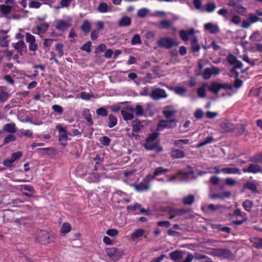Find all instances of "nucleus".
<instances>
[{
    "instance_id": "f257e3e1",
    "label": "nucleus",
    "mask_w": 262,
    "mask_h": 262,
    "mask_svg": "<svg viewBox=\"0 0 262 262\" xmlns=\"http://www.w3.org/2000/svg\"><path fill=\"white\" fill-rule=\"evenodd\" d=\"M105 253L113 261H116L121 259L124 254V250L116 247H108L104 249Z\"/></svg>"
},
{
    "instance_id": "f03ea898",
    "label": "nucleus",
    "mask_w": 262,
    "mask_h": 262,
    "mask_svg": "<svg viewBox=\"0 0 262 262\" xmlns=\"http://www.w3.org/2000/svg\"><path fill=\"white\" fill-rule=\"evenodd\" d=\"M36 239L42 244H47L53 242L55 240V237L53 235L50 234L48 231L43 230L39 232Z\"/></svg>"
},
{
    "instance_id": "7ed1b4c3",
    "label": "nucleus",
    "mask_w": 262,
    "mask_h": 262,
    "mask_svg": "<svg viewBox=\"0 0 262 262\" xmlns=\"http://www.w3.org/2000/svg\"><path fill=\"white\" fill-rule=\"evenodd\" d=\"M152 179L153 177L151 174L148 175L143 181L135 186L136 190L140 192L149 190L150 188L149 183Z\"/></svg>"
},
{
    "instance_id": "20e7f679",
    "label": "nucleus",
    "mask_w": 262,
    "mask_h": 262,
    "mask_svg": "<svg viewBox=\"0 0 262 262\" xmlns=\"http://www.w3.org/2000/svg\"><path fill=\"white\" fill-rule=\"evenodd\" d=\"M72 19L70 17H67L64 20H58L56 21L55 28L60 31H64L67 28L71 27Z\"/></svg>"
},
{
    "instance_id": "39448f33",
    "label": "nucleus",
    "mask_w": 262,
    "mask_h": 262,
    "mask_svg": "<svg viewBox=\"0 0 262 262\" xmlns=\"http://www.w3.org/2000/svg\"><path fill=\"white\" fill-rule=\"evenodd\" d=\"M56 128L59 131V141L62 145H66L68 140L67 128L62 127L60 124H58L56 125Z\"/></svg>"
},
{
    "instance_id": "423d86ee",
    "label": "nucleus",
    "mask_w": 262,
    "mask_h": 262,
    "mask_svg": "<svg viewBox=\"0 0 262 262\" xmlns=\"http://www.w3.org/2000/svg\"><path fill=\"white\" fill-rule=\"evenodd\" d=\"M159 134L157 133H154L150 134L146 139V143L144 144V147L148 150H152L156 147V145L152 143L157 138Z\"/></svg>"
},
{
    "instance_id": "0eeeda50",
    "label": "nucleus",
    "mask_w": 262,
    "mask_h": 262,
    "mask_svg": "<svg viewBox=\"0 0 262 262\" xmlns=\"http://www.w3.org/2000/svg\"><path fill=\"white\" fill-rule=\"evenodd\" d=\"M259 185V183L256 181L253 180L252 181H248L244 184V188L250 190L252 193H258V190L257 187Z\"/></svg>"
},
{
    "instance_id": "6e6552de",
    "label": "nucleus",
    "mask_w": 262,
    "mask_h": 262,
    "mask_svg": "<svg viewBox=\"0 0 262 262\" xmlns=\"http://www.w3.org/2000/svg\"><path fill=\"white\" fill-rule=\"evenodd\" d=\"M127 209L135 214L138 213L139 212L142 214L146 213L148 214L149 213V210L142 208L141 205L138 203L135 204L133 206H128Z\"/></svg>"
},
{
    "instance_id": "1a4fd4ad",
    "label": "nucleus",
    "mask_w": 262,
    "mask_h": 262,
    "mask_svg": "<svg viewBox=\"0 0 262 262\" xmlns=\"http://www.w3.org/2000/svg\"><path fill=\"white\" fill-rule=\"evenodd\" d=\"M133 112L134 107H128L126 110H122L121 115L123 119L126 121L133 120L134 118Z\"/></svg>"
},
{
    "instance_id": "9d476101",
    "label": "nucleus",
    "mask_w": 262,
    "mask_h": 262,
    "mask_svg": "<svg viewBox=\"0 0 262 262\" xmlns=\"http://www.w3.org/2000/svg\"><path fill=\"white\" fill-rule=\"evenodd\" d=\"M133 130L132 135L128 134V136L131 137L132 136H137L138 133L141 129V125L139 120H136L132 121Z\"/></svg>"
},
{
    "instance_id": "9b49d317",
    "label": "nucleus",
    "mask_w": 262,
    "mask_h": 262,
    "mask_svg": "<svg viewBox=\"0 0 262 262\" xmlns=\"http://www.w3.org/2000/svg\"><path fill=\"white\" fill-rule=\"evenodd\" d=\"M220 129L223 132H228L234 128L233 124L229 121H224L220 125Z\"/></svg>"
},
{
    "instance_id": "f8f14e48",
    "label": "nucleus",
    "mask_w": 262,
    "mask_h": 262,
    "mask_svg": "<svg viewBox=\"0 0 262 262\" xmlns=\"http://www.w3.org/2000/svg\"><path fill=\"white\" fill-rule=\"evenodd\" d=\"M216 254L223 258H228L231 257L232 252L229 249H217Z\"/></svg>"
},
{
    "instance_id": "ddd939ff",
    "label": "nucleus",
    "mask_w": 262,
    "mask_h": 262,
    "mask_svg": "<svg viewBox=\"0 0 262 262\" xmlns=\"http://www.w3.org/2000/svg\"><path fill=\"white\" fill-rule=\"evenodd\" d=\"M221 170L222 172L225 174H241L240 169L236 167L223 168Z\"/></svg>"
},
{
    "instance_id": "4468645a",
    "label": "nucleus",
    "mask_w": 262,
    "mask_h": 262,
    "mask_svg": "<svg viewBox=\"0 0 262 262\" xmlns=\"http://www.w3.org/2000/svg\"><path fill=\"white\" fill-rule=\"evenodd\" d=\"M9 94L7 89L5 86H0V102H3L7 100Z\"/></svg>"
},
{
    "instance_id": "2eb2a0df",
    "label": "nucleus",
    "mask_w": 262,
    "mask_h": 262,
    "mask_svg": "<svg viewBox=\"0 0 262 262\" xmlns=\"http://www.w3.org/2000/svg\"><path fill=\"white\" fill-rule=\"evenodd\" d=\"M248 167L249 169V173H262V167L257 164L251 163L249 165Z\"/></svg>"
},
{
    "instance_id": "dca6fc26",
    "label": "nucleus",
    "mask_w": 262,
    "mask_h": 262,
    "mask_svg": "<svg viewBox=\"0 0 262 262\" xmlns=\"http://www.w3.org/2000/svg\"><path fill=\"white\" fill-rule=\"evenodd\" d=\"M151 96L154 99L158 100L164 97V91L160 89H156L152 91Z\"/></svg>"
},
{
    "instance_id": "f3484780",
    "label": "nucleus",
    "mask_w": 262,
    "mask_h": 262,
    "mask_svg": "<svg viewBox=\"0 0 262 262\" xmlns=\"http://www.w3.org/2000/svg\"><path fill=\"white\" fill-rule=\"evenodd\" d=\"M144 230L141 229H138L135 230L130 235L131 238L133 241H137L139 237L143 235Z\"/></svg>"
},
{
    "instance_id": "a211bd4d",
    "label": "nucleus",
    "mask_w": 262,
    "mask_h": 262,
    "mask_svg": "<svg viewBox=\"0 0 262 262\" xmlns=\"http://www.w3.org/2000/svg\"><path fill=\"white\" fill-rule=\"evenodd\" d=\"M204 28L206 30L209 31L212 34L216 33L219 31L217 26L214 25L211 23H207L204 25Z\"/></svg>"
},
{
    "instance_id": "6ab92c4d",
    "label": "nucleus",
    "mask_w": 262,
    "mask_h": 262,
    "mask_svg": "<svg viewBox=\"0 0 262 262\" xmlns=\"http://www.w3.org/2000/svg\"><path fill=\"white\" fill-rule=\"evenodd\" d=\"M82 114L83 117L89 123L90 125H92L93 124V122L92 119V116L90 110L88 108H84L82 111Z\"/></svg>"
},
{
    "instance_id": "aec40b11",
    "label": "nucleus",
    "mask_w": 262,
    "mask_h": 262,
    "mask_svg": "<svg viewBox=\"0 0 262 262\" xmlns=\"http://www.w3.org/2000/svg\"><path fill=\"white\" fill-rule=\"evenodd\" d=\"M190 44L192 51L193 52H198L200 50L201 47L198 43L197 38L195 37H194L193 38L191 39L190 41Z\"/></svg>"
},
{
    "instance_id": "412c9836",
    "label": "nucleus",
    "mask_w": 262,
    "mask_h": 262,
    "mask_svg": "<svg viewBox=\"0 0 262 262\" xmlns=\"http://www.w3.org/2000/svg\"><path fill=\"white\" fill-rule=\"evenodd\" d=\"M171 155L172 157L176 159L183 158L185 156L183 151L180 149H174L171 151Z\"/></svg>"
},
{
    "instance_id": "4be33fe9",
    "label": "nucleus",
    "mask_w": 262,
    "mask_h": 262,
    "mask_svg": "<svg viewBox=\"0 0 262 262\" xmlns=\"http://www.w3.org/2000/svg\"><path fill=\"white\" fill-rule=\"evenodd\" d=\"M131 23V19L128 16H123L118 21V25L120 27H126L130 25Z\"/></svg>"
},
{
    "instance_id": "5701e85b",
    "label": "nucleus",
    "mask_w": 262,
    "mask_h": 262,
    "mask_svg": "<svg viewBox=\"0 0 262 262\" xmlns=\"http://www.w3.org/2000/svg\"><path fill=\"white\" fill-rule=\"evenodd\" d=\"M174 46H178V42L176 39L165 37V48L169 49Z\"/></svg>"
},
{
    "instance_id": "b1692460",
    "label": "nucleus",
    "mask_w": 262,
    "mask_h": 262,
    "mask_svg": "<svg viewBox=\"0 0 262 262\" xmlns=\"http://www.w3.org/2000/svg\"><path fill=\"white\" fill-rule=\"evenodd\" d=\"M169 256L172 260L177 261L183 257V252L180 251L176 250L171 252L169 254Z\"/></svg>"
},
{
    "instance_id": "393cba45",
    "label": "nucleus",
    "mask_w": 262,
    "mask_h": 262,
    "mask_svg": "<svg viewBox=\"0 0 262 262\" xmlns=\"http://www.w3.org/2000/svg\"><path fill=\"white\" fill-rule=\"evenodd\" d=\"M13 47L18 51V53L21 54L24 51V49L26 48V46L23 40H20L17 42L14 43Z\"/></svg>"
},
{
    "instance_id": "a878e982",
    "label": "nucleus",
    "mask_w": 262,
    "mask_h": 262,
    "mask_svg": "<svg viewBox=\"0 0 262 262\" xmlns=\"http://www.w3.org/2000/svg\"><path fill=\"white\" fill-rule=\"evenodd\" d=\"M208 86L207 83H203L202 86L199 88L197 90V93L198 96L200 98H204L206 95V88Z\"/></svg>"
},
{
    "instance_id": "bb28decb",
    "label": "nucleus",
    "mask_w": 262,
    "mask_h": 262,
    "mask_svg": "<svg viewBox=\"0 0 262 262\" xmlns=\"http://www.w3.org/2000/svg\"><path fill=\"white\" fill-rule=\"evenodd\" d=\"M176 94L178 95L183 96L187 92V89L184 86H176L172 89Z\"/></svg>"
},
{
    "instance_id": "cd10ccee",
    "label": "nucleus",
    "mask_w": 262,
    "mask_h": 262,
    "mask_svg": "<svg viewBox=\"0 0 262 262\" xmlns=\"http://www.w3.org/2000/svg\"><path fill=\"white\" fill-rule=\"evenodd\" d=\"M4 130L10 133H14L16 132V126L13 123H8L4 126Z\"/></svg>"
},
{
    "instance_id": "c85d7f7f",
    "label": "nucleus",
    "mask_w": 262,
    "mask_h": 262,
    "mask_svg": "<svg viewBox=\"0 0 262 262\" xmlns=\"http://www.w3.org/2000/svg\"><path fill=\"white\" fill-rule=\"evenodd\" d=\"M207 88L210 91L215 94H217L220 90V83L215 82H212L211 85L208 86Z\"/></svg>"
},
{
    "instance_id": "c756f323",
    "label": "nucleus",
    "mask_w": 262,
    "mask_h": 262,
    "mask_svg": "<svg viewBox=\"0 0 262 262\" xmlns=\"http://www.w3.org/2000/svg\"><path fill=\"white\" fill-rule=\"evenodd\" d=\"M254 247L257 249H262V238L259 237H253L250 240Z\"/></svg>"
},
{
    "instance_id": "7c9ffc66",
    "label": "nucleus",
    "mask_w": 262,
    "mask_h": 262,
    "mask_svg": "<svg viewBox=\"0 0 262 262\" xmlns=\"http://www.w3.org/2000/svg\"><path fill=\"white\" fill-rule=\"evenodd\" d=\"M242 206L246 211L250 212L253 206V203L251 200H246L243 202Z\"/></svg>"
},
{
    "instance_id": "2f4dec72",
    "label": "nucleus",
    "mask_w": 262,
    "mask_h": 262,
    "mask_svg": "<svg viewBox=\"0 0 262 262\" xmlns=\"http://www.w3.org/2000/svg\"><path fill=\"white\" fill-rule=\"evenodd\" d=\"M109 7L108 5L104 2L100 3L97 7L98 11L102 13H106L109 11Z\"/></svg>"
},
{
    "instance_id": "473e14b6",
    "label": "nucleus",
    "mask_w": 262,
    "mask_h": 262,
    "mask_svg": "<svg viewBox=\"0 0 262 262\" xmlns=\"http://www.w3.org/2000/svg\"><path fill=\"white\" fill-rule=\"evenodd\" d=\"M194 201V196L193 194H189L183 199V203L185 205H191Z\"/></svg>"
},
{
    "instance_id": "72a5a7b5",
    "label": "nucleus",
    "mask_w": 262,
    "mask_h": 262,
    "mask_svg": "<svg viewBox=\"0 0 262 262\" xmlns=\"http://www.w3.org/2000/svg\"><path fill=\"white\" fill-rule=\"evenodd\" d=\"M117 123V118L113 115H110L108 116V126L110 128L114 127Z\"/></svg>"
},
{
    "instance_id": "f704fd0d",
    "label": "nucleus",
    "mask_w": 262,
    "mask_h": 262,
    "mask_svg": "<svg viewBox=\"0 0 262 262\" xmlns=\"http://www.w3.org/2000/svg\"><path fill=\"white\" fill-rule=\"evenodd\" d=\"M189 143V140L188 139H179L175 140L173 142V144L175 146L180 147L183 148V145L184 144H188Z\"/></svg>"
},
{
    "instance_id": "c9c22d12",
    "label": "nucleus",
    "mask_w": 262,
    "mask_h": 262,
    "mask_svg": "<svg viewBox=\"0 0 262 262\" xmlns=\"http://www.w3.org/2000/svg\"><path fill=\"white\" fill-rule=\"evenodd\" d=\"M49 27V25L47 23H43L40 25L36 27V29L38 32L43 33H45Z\"/></svg>"
},
{
    "instance_id": "e433bc0d",
    "label": "nucleus",
    "mask_w": 262,
    "mask_h": 262,
    "mask_svg": "<svg viewBox=\"0 0 262 262\" xmlns=\"http://www.w3.org/2000/svg\"><path fill=\"white\" fill-rule=\"evenodd\" d=\"M9 39L8 35H3L0 37V46L3 47H7L9 45Z\"/></svg>"
},
{
    "instance_id": "4c0bfd02",
    "label": "nucleus",
    "mask_w": 262,
    "mask_h": 262,
    "mask_svg": "<svg viewBox=\"0 0 262 262\" xmlns=\"http://www.w3.org/2000/svg\"><path fill=\"white\" fill-rule=\"evenodd\" d=\"M0 10L2 13L8 14L12 10V6L5 4L2 5L0 6Z\"/></svg>"
},
{
    "instance_id": "58836bf2",
    "label": "nucleus",
    "mask_w": 262,
    "mask_h": 262,
    "mask_svg": "<svg viewBox=\"0 0 262 262\" xmlns=\"http://www.w3.org/2000/svg\"><path fill=\"white\" fill-rule=\"evenodd\" d=\"M134 112H135L136 116H142L144 114V110L143 107L140 104H137L135 107L134 108Z\"/></svg>"
},
{
    "instance_id": "ea45409f",
    "label": "nucleus",
    "mask_w": 262,
    "mask_h": 262,
    "mask_svg": "<svg viewBox=\"0 0 262 262\" xmlns=\"http://www.w3.org/2000/svg\"><path fill=\"white\" fill-rule=\"evenodd\" d=\"M82 31L85 33H88L91 29V25L88 20H84L81 27Z\"/></svg>"
},
{
    "instance_id": "a19ab883",
    "label": "nucleus",
    "mask_w": 262,
    "mask_h": 262,
    "mask_svg": "<svg viewBox=\"0 0 262 262\" xmlns=\"http://www.w3.org/2000/svg\"><path fill=\"white\" fill-rule=\"evenodd\" d=\"M71 230V226L69 223H64L61 227L60 232L62 234H66Z\"/></svg>"
},
{
    "instance_id": "79ce46f5",
    "label": "nucleus",
    "mask_w": 262,
    "mask_h": 262,
    "mask_svg": "<svg viewBox=\"0 0 262 262\" xmlns=\"http://www.w3.org/2000/svg\"><path fill=\"white\" fill-rule=\"evenodd\" d=\"M176 122L174 119L165 120V128H173L176 126Z\"/></svg>"
},
{
    "instance_id": "37998d69",
    "label": "nucleus",
    "mask_w": 262,
    "mask_h": 262,
    "mask_svg": "<svg viewBox=\"0 0 262 262\" xmlns=\"http://www.w3.org/2000/svg\"><path fill=\"white\" fill-rule=\"evenodd\" d=\"M213 140L214 139L212 136H208L205 139V140L204 141L199 143L197 145L196 147L198 148L203 147L207 144L211 143L213 141Z\"/></svg>"
},
{
    "instance_id": "c03bdc74",
    "label": "nucleus",
    "mask_w": 262,
    "mask_h": 262,
    "mask_svg": "<svg viewBox=\"0 0 262 262\" xmlns=\"http://www.w3.org/2000/svg\"><path fill=\"white\" fill-rule=\"evenodd\" d=\"M149 12V9L146 8H143L138 10L137 15L139 17L143 18L147 15Z\"/></svg>"
},
{
    "instance_id": "a18cd8bd",
    "label": "nucleus",
    "mask_w": 262,
    "mask_h": 262,
    "mask_svg": "<svg viewBox=\"0 0 262 262\" xmlns=\"http://www.w3.org/2000/svg\"><path fill=\"white\" fill-rule=\"evenodd\" d=\"M216 5L213 3H207L205 6V10L208 12H213L215 8H216Z\"/></svg>"
},
{
    "instance_id": "49530a36",
    "label": "nucleus",
    "mask_w": 262,
    "mask_h": 262,
    "mask_svg": "<svg viewBox=\"0 0 262 262\" xmlns=\"http://www.w3.org/2000/svg\"><path fill=\"white\" fill-rule=\"evenodd\" d=\"M234 9L237 11V13L242 14H245L247 11L246 9L239 5L238 3H236L234 7Z\"/></svg>"
},
{
    "instance_id": "de8ad7c7",
    "label": "nucleus",
    "mask_w": 262,
    "mask_h": 262,
    "mask_svg": "<svg viewBox=\"0 0 262 262\" xmlns=\"http://www.w3.org/2000/svg\"><path fill=\"white\" fill-rule=\"evenodd\" d=\"M96 114L99 116L105 117L107 115L108 112L105 108L101 107L97 109Z\"/></svg>"
},
{
    "instance_id": "09e8293b",
    "label": "nucleus",
    "mask_w": 262,
    "mask_h": 262,
    "mask_svg": "<svg viewBox=\"0 0 262 262\" xmlns=\"http://www.w3.org/2000/svg\"><path fill=\"white\" fill-rule=\"evenodd\" d=\"M141 43V39L139 34H135L132 39L131 43L133 45L137 44H140Z\"/></svg>"
},
{
    "instance_id": "8fccbe9b",
    "label": "nucleus",
    "mask_w": 262,
    "mask_h": 262,
    "mask_svg": "<svg viewBox=\"0 0 262 262\" xmlns=\"http://www.w3.org/2000/svg\"><path fill=\"white\" fill-rule=\"evenodd\" d=\"M202 75L205 79H208L210 78L211 76V70L210 68H206L203 73L202 74Z\"/></svg>"
},
{
    "instance_id": "3c124183",
    "label": "nucleus",
    "mask_w": 262,
    "mask_h": 262,
    "mask_svg": "<svg viewBox=\"0 0 262 262\" xmlns=\"http://www.w3.org/2000/svg\"><path fill=\"white\" fill-rule=\"evenodd\" d=\"M168 211L170 212V214L169 218L170 219H172L175 217L176 215H179V211L176 210H170L169 208H165V212Z\"/></svg>"
},
{
    "instance_id": "603ef678",
    "label": "nucleus",
    "mask_w": 262,
    "mask_h": 262,
    "mask_svg": "<svg viewBox=\"0 0 262 262\" xmlns=\"http://www.w3.org/2000/svg\"><path fill=\"white\" fill-rule=\"evenodd\" d=\"M204 113L201 108L197 109L194 113V116L196 119H202L204 116Z\"/></svg>"
},
{
    "instance_id": "864d4df0",
    "label": "nucleus",
    "mask_w": 262,
    "mask_h": 262,
    "mask_svg": "<svg viewBox=\"0 0 262 262\" xmlns=\"http://www.w3.org/2000/svg\"><path fill=\"white\" fill-rule=\"evenodd\" d=\"M26 40L28 43L35 42V37L29 33H26Z\"/></svg>"
},
{
    "instance_id": "5fc2aeb1",
    "label": "nucleus",
    "mask_w": 262,
    "mask_h": 262,
    "mask_svg": "<svg viewBox=\"0 0 262 262\" xmlns=\"http://www.w3.org/2000/svg\"><path fill=\"white\" fill-rule=\"evenodd\" d=\"M102 144L107 146L111 142V139L107 136H103L99 139Z\"/></svg>"
},
{
    "instance_id": "6e6d98bb",
    "label": "nucleus",
    "mask_w": 262,
    "mask_h": 262,
    "mask_svg": "<svg viewBox=\"0 0 262 262\" xmlns=\"http://www.w3.org/2000/svg\"><path fill=\"white\" fill-rule=\"evenodd\" d=\"M164 173V169L162 167H158L155 169L154 174L151 175L154 179H156L157 177L162 174Z\"/></svg>"
},
{
    "instance_id": "4d7b16f0",
    "label": "nucleus",
    "mask_w": 262,
    "mask_h": 262,
    "mask_svg": "<svg viewBox=\"0 0 262 262\" xmlns=\"http://www.w3.org/2000/svg\"><path fill=\"white\" fill-rule=\"evenodd\" d=\"M180 36L184 41H187L189 39V36L186 31L182 30L180 31Z\"/></svg>"
},
{
    "instance_id": "13d9d810",
    "label": "nucleus",
    "mask_w": 262,
    "mask_h": 262,
    "mask_svg": "<svg viewBox=\"0 0 262 262\" xmlns=\"http://www.w3.org/2000/svg\"><path fill=\"white\" fill-rule=\"evenodd\" d=\"M228 62L232 65H233L234 63L237 62L238 60L237 57L233 55V54H230L227 57Z\"/></svg>"
},
{
    "instance_id": "bf43d9fd",
    "label": "nucleus",
    "mask_w": 262,
    "mask_h": 262,
    "mask_svg": "<svg viewBox=\"0 0 262 262\" xmlns=\"http://www.w3.org/2000/svg\"><path fill=\"white\" fill-rule=\"evenodd\" d=\"M63 45L61 43H57L55 46L56 51L58 52V55L59 57H61L63 55L62 50Z\"/></svg>"
},
{
    "instance_id": "052dcab7",
    "label": "nucleus",
    "mask_w": 262,
    "mask_h": 262,
    "mask_svg": "<svg viewBox=\"0 0 262 262\" xmlns=\"http://www.w3.org/2000/svg\"><path fill=\"white\" fill-rule=\"evenodd\" d=\"M41 5V3L37 1H32L29 4V6L31 8L38 9Z\"/></svg>"
},
{
    "instance_id": "680f3d73",
    "label": "nucleus",
    "mask_w": 262,
    "mask_h": 262,
    "mask_svg": "<svg viewBox=\"0 0 262 262\" xmlns=\"http://www.w3.org/2000/svg\"><path fill=\"white\" fill-rule=\"evenodd\" d=\"M93 96V95L87 93L85 92H82L80 93V97L83 100H89Z\"/></svg>"
},
{
    "instance_id": "e2e57ef3",
    "label": "nucleus",
    "mask_w": 262,
    "mask_h": 262,
    "mask_svg": "<svg viewBox=\"0 0 262 262\" xmlns=\"http://www.w3.org/2000/svg\"><path fill=\"white\" fill-rule=\"evenodd\" d=\"M18 187V189L22 191L24 190H26L29 192H32L33 190L32 188L30 186L26 185H19Z\"/></svg>"
},
{
    "instance_id": "0e129e2a",
    "label": "nucleus",
    "mask_w": 262,
    "mask_h": 262,
    "mask_svg": "<svg viewBox=\"0 0 262 262\" xmlns=\"http://www.w3.org/2000/svg\"><path fill=\"white\" fill-rule=\"evenodd\" d=\"M107 235L110 236H115L118 234V231L117 229H111L107 230L106 232Z\"/></svg>"
},
{
    "instance_id": "69168bd1",
    "label": "nucleus",
    "mask_w": 262,
    "mask_h": 262,
    "mask_svg": "<svg viewBox=\"0 0 262 262\" xmlns=\"http://www.w3.org/2000/svg\"><path fill=\"white\" fill-rule=\"evenodd\" d=\"M52 108L54 111V112L58 113L59 114H61L63 113L62 107L59 105H53L52 106Z\"/></svg>"
},
{
    "instance_id": "338daca9",
    "label": "nucleus",
    "mask_w": 262,
    "mask_h": 262,
    "mask_svg": "<svg viewBox=\"0 0 262 262\" xmlns=\"http://www.w3.org/2000/svg\"><path fill=\"white\" fill-rule=\"evenodd\" d=\"M20 132L23 135L28 137H31L33 135L32 132L30 129H21Z\"/></svg>"
},
{
    "instance_id": "774afa93",
    "label": "nucleus",
    "mask_w": 262,
    "mask_h": 262,
    "mask_svg": "<svg viewBox=\"0 0 262 262\" xmlns=\"http://www.w3.org/2000/svg\"><path fill=\"white\" fill-rule=\"evenodd\" d=\"M225 183L227 185L232 186L236 184V181L231 178H227L225 179Z\"/></svg>"
}]
</instances>
